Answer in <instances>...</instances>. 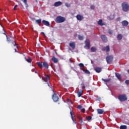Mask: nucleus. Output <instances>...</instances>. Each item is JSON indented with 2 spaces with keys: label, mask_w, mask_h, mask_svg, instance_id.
Returning a JSON list of instances; mask_svg holds the SVG:
<instances>
[{
  "label": "nucleus",
  "mask_w": 129,
  "mask_h": 129,
  "mask_svg": "<svg viewBox=\"0 0 129 129\" xmlns=\"http://www.w3.org/2000/svg\"><path fill=\"white\" fill-rule=\"evenodd\" d=\"M3 34H4V35H6L8 43H11V42H12V43L13 44V45H14V46H16V48H19V45L16 43V40H15L14 38L12 37H8V35H7L6 33H5V31L4 33H3Z\"/></svg>",
  "instance_id": "obj_1"
},
{
  "label": "nucleus",
  "mask_w": 129,
  "mask_h": 129,
  "mask_svg": "<svg viewBox=\"0 0 129 129\" xmlns=\"http://www.w3.org/2000/svg\"><path fill=\"white\" fill-rule=\"evenodd\" d=\"M36 64L38 65V67L40 68V69H42L43 67L45 68V69H49V64L46 61H44L43 62H36Z\"/></svg>",
  "instance_id": "obj_2"
},
{
  "label": "nucleus",
  "mask_w": 129,
  "mask_h": 129,
  "mask_svg": "<svg viewBox=\"0 0 129 129\" xmlns=\"http://www.w3.org/2000/svg\"><path fill=\"white\" fill-rule=\"evenodd\" d=\"M121 7H122L123 12H128L129 5H128V4H127V3L123 2L121 4Z\"/></svg>",
  "instance_id": "obj_3"
},
{
  "label": "nucleus",
  "mask_w": 129,
  "mask_h": 129,
  "mask_svg": "<svg viewBox=\"0 0 129 129\" xmlns=\"http://www.w3.org/2000/svg\"><path fill=\"white\" fill-rule=\"evenodd\" d=\"M66 21V19L64 17L61 16H57L55 19L56 23H64V21Z\"/></svg>",
  "instance_id": "obj_4"
},
{
  "label": "nucleus",
  "mask_w": 129,
  "mask_h": 129,
  "mask_svg": "<svg viewBox=\"0 0 129 129\" xmlns=\"http://www.w3.org/2000/svg\"><path fill=\"white\" fill-rule=\"evenodd\" d=\"M118 98L120 101L123 102L127 100V98L125 95H119Z\"/></svg>",
  "instance_id": "obj_5"
},
{
  "label": "nucleus",
  "mask_w": 129,
  "mask_h": 129,
  "mask_svg": "<svg viewBox=\"0 0 129 129\" xmlns=\"http://www.w3.org/2000/svg\"><path fill=\"white\" fill-rule=\"evenodd\" d=\"M106 60L107 64H110L113 60V56L111 55H108L106 57Z\"/></svg>",
  "instance_id": "obj_6"
},
{
  "label": "nucleus",
  "mask_w": 129,
  "mask_h": 129,
  "mask_svg": "<svg viewBox=\"0 0 129 129\" xmlns=\"http://www.w3.org/2000/svg\"><path fill=\"white\" fill-rule=\"evenodd\" d=\"M42 80H43L44 82H48L49 80H50V77L49 75L45 74L44 77H42Z\"/></svg>",
  "instance_id": "obj_7"
},
{
  "label": "nucleus",
  "mask_w": 129,
  "mask_h": 129,
  "mask_svg": "<svg viewBox=\"0 0 129 129\" xmlns=\"http://www.w3.org/2000/svg\"><path fill=\"white\" fill-rule=\"evenodd\" d=\"M52 99L54 102H57L59 100V97L57 96L56 93H54L52 95Z\"/></svg>",
  "instance_id": "obj_8"
},
{
  "label": "nucleus",
  "mask_w": 129,
  "mask_h": 129,
  "mask_svg": "<svg viewBox=\"0 0 129 129\" xmlns=\"http://www.w3.org/2000/svg\"><path fill=\"white\" fill-rule=\"evenodd\" d=\"M102 51H106V52L107 53H108V52H109V51H110V48H109V46L107 45L106 46L104 47L102 49Z\"/></svg>",
  "instance_id": "obj_9"
},
{
  "label": "nucleus",
  "mask_w": 129,
  "mask_h": 129,
  "mask_svg": "<svg viewBox=\"0 0 129 129\" xmlns=\"http://www.w3.org/2000/svg\"><path fill=\"white\" fill-rule=\"evenodd\" d=\"M70 114H71V117L74 123H76V119L74 118L73 117V110H71V111H70Z\"/></svg>",
  "instance_id": "obj_10"
},
{
  "label": "nucleus",
  "mask_w": 129,
  "mask_h": 129,
  "mask_svg": "<svg viewBox=\"0 0 129 129\" xmlns=\"http://www.w3.org/2000/svg\"><path fill=\"white\" fill-rule=\"evenodd\" d=\"M85 46L88 48V49H89L90 48V41L89 40L87 39L85 42Z\"/></svg>",
  "instance_id": "obj_11"
},
{
  "label": "nucleus",
  "mask_w": 129,
  "mask_h": 129,
  "mask_svg": "<svg viewBox=\"0 0 129 129\" xmlns=\"http://www.w3.org/2000/svg\"><path fill=\"white\" fill-rule=\"evenodd\" d=\"M76 18L78 21H82L83 19H84V17L83 16H82L81 15L78 14L76 16Z\"/></svg>",
  "instance_id": "obj_12"
},
{
  "label": "nucleus",
  "mask_w": 129,
  "mask_h": 129,
  "mask_svg": "<svg viewBox=\"0 0 129 129\" xmlns=\"http://www.w3.org/2000/svg\"><path fill=\"white\" fill-rule=\"evenodd\" d=\"M121 24L123 27H127V26L128 25V22H127L126 20H124L122 21Z\"/></svg>",
  "instance_id": "obj_13"
},
{
  "label": "nucleus",
  "mask_w": 129,
  "mask_h": 129,
  "mask_svg": "<svg viewBox=\"0 0 129 129\" xmlns=\"http://www.w3.org/2000/svg\"><path fill=\"white\" fill-rule=\"evenodd\" d=\"M42 23L43 25H44L45 26H46L47 27H49V26H50V23L47 21L43 20Z\"/></svg>",
  "instance_id": "obj_14"
},
{
  "label": "nucleus",
  "mask_w": 129,
  "mask_h": 129,
  "mask_svg": "<svg viewBox=\"0 0 129 129\" xmlns=\"http://www.w3.org/2000/svg\"><path fill=\"white\" fill-rule=\"evenodd\" d=\"M101 38L103 42H107V37L105 35H102Z\"/></svg>",
  "instance_id": "obj_15"
},
{
  "label": "nucleus",
  "mask_w": 129,
  "mask_h": 129,
  "mask_svg": "<svg viewBox=\"0 0 129 129\" xmlns=\"http://www.w3.org/2000/svg\"><path fill=\"white\" fill-rule=\"evenodd\" d=\"M62 5V2L60 1L56 2L54 3V7H59Z\"/></svg>",
  "instance_id": "obj_16"
},
{
  "label": "nucleus",
  "mask_w": 129,
  "mask_h": 129,
  "mask_svg": "<svg viewBox=\"0 0 129 129\" xmlns=\"http://www.w3.org/2000/svg\"><path fill=\"white\" fill-rule=\"evenodd\" d=\"M69 46H71V47L74 49H75V42H71L69 44Z\"/></svg>",
  "instance_id": "obj_17"
},
{
  "label": "nucleus",
  "mask_w": 129,
  "mask_h": 129,
  "mask_svg": "<svg viewBox=\"0 0 129 129\" xmlns=\"http://www.w3.org/2000/svg\"><path fill=\"white\" fill-rule=\"evenodd\" d=\"M115 76L116 77H117V79H118V80H119V81H121V77L120 76V75L117 73H115Z\"/></svg>",
  "instance_id": "obj_18"
},
{
  "label": "nucleus",
  "mask_w": 129,
  "mask_h": 129,
  "mask_svg": "<svg viewBox=\"0 0 129 129\" xmlns=\"http://www.w3.org/2000/svg\"><path fill=\"white\" fill-rule=\"evenodd\" d=\"M97 111L98 114H102V113L104 112V110H103L102 109H97Z\"/></svg>",
  "instance_id": "obj_19"
},
{
  "label": "nucleus",
  "mask_w": 129,
  "mask_h": 129,
  "mask_svg": "<svg viewBox=\"0 0 129 129\" xmlns=\"http://www.w3.org/2000/svg\"><path fill=\"white\" fill-rule=\"evenodd\" d=\"M102 69L100 67H96L95 68V71L97 72V73H100V72L101 71Z\"/></svg>",
  "instance_id": "obj_20"
},
{
  "label": "nucleus",
  "mask_w": 129,
  "mask_h": 129,
  "mask_svg": "<svg viewBox=\"0 0 129 129\" xmlns=\"http://www.w3.org/2000/svg\"><path fill=\"white\" fill-rule=\"evenodd\" d=\"M78 97H81V95L83 94V90H81L77 92Z\"/></svg>",
  "instance_id": "obj_21"
},
{
  "label": "nucleus",
  "mask_w": 129,
  "mask_h": 129,
  "mask_svg": "<svg viewBox=\"0 0 129 129\" xmlns=\"http://www.w3.org/2000/svg\"><path fill=\"white\" fill-rule=\"evenodd\" d=\"M51 60L54 63H58V58H55V56H53Z\"/></svg>",
  "instance_id": "obj_22"
},
{
  "label": "nucleus",
  "mask_w": 129,
  "mask_h": 129,
  "mask_svg": "<svg viewBox=\"0 0 129 129\" xmlns=\"http://www.w3.org/2000/svg\"><path fill=\"white\" fill-rule=\"evenodd\" d=\"M118 41H120L122 39V35L121 34H118L117 36Z\"/></svg>",
  "instance_id": "obj_23"
},
{
  "label": "nucleus",
  "mask_w": 129,
  "mask_h": 129,
  "mask_svg": "<svg viewBox=\"0 0 129 129\" xmlns=\"http://www.w3.org/2000/svg\"><path fill=\"white\" fill-rule=\"evenodd\" d=\"M98 24L99 26H104V23H102V20L100 19L98 21Z\"/></svg>",
  "instance_id": "obj_24"
},
{
  "label": "nucleus",
  "mask_w": 129,
  "mask_h": 129,
  "mask_svg": "<svg viewBox=\"0 0 129 129\" xmlns=\"http://www.w3.org/2000/svg\"><path fill=\"white\" fill-rule=\"evenodd\" d=\"M96 51V48L95 47L93 46L91 48V52L92 53L93 52H95Z\"/></svg>",
  "instance_id": "obj_25"
},
{
  "label": "nucleus",
  "mask_w": 129,
  "mask_h": 129,
  "mask_svg": "<svg viewBox=\"0 0 129 129\" xmlns=\"http://www.w3.org/2000/svg\"><path fill=\"white\" fill-rule=\"evenodd\" d=\"M25 60L28 62V63H31L32 62V58L31 57H28V58H25Z\"/></svg>",
  "instance_id": "obj_26"
},
{
  "label": "nucleus",
  "mask_w": 129,
  "mask_h": 129,
  "mask_svg": "<svg viewBox=\"0 0 129 129\" xmlns=\"http://www.w3.org/2000/svg\"><path fill=\"white\" fill-rule=\"evenodd\" d=\"M41 22H42V20L41 19L36 20L35 21V23L37 24V25H39V24H41Z\"/></svg>",
  "instance_id": "obj_27"
},
{
  "label": "nucleus",
  "mask_w": 129,
  "mask_h": 129,
  "mask_svg": "<svg viewBox=\"0 0 129 129\" xmlns=\"http://www.w3.org/2000/svg\"><path fill=\"white\" fill-rule=\"evenodd\" d=\"M127 127L125 125H122L120 126V129H126Z\"/></svg>",
  "instance_id": "obj_28"
},
{
  "label": "nucleus",
  "mask_w": 129,
  "mask_h": 129,
  "mask_svg": "<svg viewBox=\"0 0 129 129\" xmlns=\"http://www.w3.org/2000/svg\"><path fill=\"white\" fill-rule=\"evenodd\" d=\"M79 40H82L84 39V37L83 36L78 35Z\"/></svg>",
  "instance_id": "obj_29"
},
{
  "label": "nucleus",
  "mask_w": 129,
  "mask_h": 129,
  "mask_svg": "<svg viewBox=\"0 0 129 129\" xmlns=\"http://www.w3.org/2000/svg\"><path fill=\"white\" fill-rule=\"evenodd\" d=\"M23 3L25 4V5H26V8H28V7H29V6H28V3H27V0H22Z\"/></svg>",
  "instance_id": "obj_30"
},
{
  "label": "nucleus",
  "mask_w": 129,
  "mask_h": 129,
  "mask_svg": "<svg viewBox=\"0 0 129 129\" xmlns=\"http://www.w3.org/2000/svg\"><path fill=\"white\" fill-rule=\"evenodd\" d=\"M86 118L87 120L89 121V120H91V119L92 118V117H91V116H87Z\"/></svg>",
  "instance_id": "obj_31"
},
{
  "label": "nucleus",
  "mask_w": 129,
  "mask_h": 129,
  "mask_svg": "<svg viewBox=\"0 0 129 129\" xmlns=\"http://www.w3.org/2000/svg\"><path fill=\"white\" fill-rule=\"evenodd\" d=\"M84 72L85 74H90V72L88 70H86Z\"/></svg>",
  "instance_id": "obj_32"
},
{
  "label": "nucleus",
  "mask_w": 129,
  "mask_h": 129,
  "mask_svg": "<svg viewBox=\"0 0 129 129\" xmlns=\"http://www.w3.org/2000/svg\"><path fill=\"white\" fill-rule=\"evenodd\" d=\"M79 66L81 67V68H83L84 67V64L82 63L79 64Z\"/></svg>",
  "instance_id": "obj_33"
},
{
  "label": "nucleus",
  "mask_w": 129,
  "mask_h": 129,
  "mask_svg": "<svg viewBox=\"0 0 129 129\" xmlns=\"http://www.w3.org/2000/svg\"><path fill=\"white\" fill-rule=\"evenodd\" d=\"M108 34H109L110 35H111L112 34V33H113V31H112V30L109 29L108 31Z\"/></svg>",
  "instance_id": "obj_34"
},
{
  "label": "nucleus",
  "mask_w": 129,
  "mask_h": 129,
  "mask_svg": "<svg viewBox=\"0 0 129 129\" xmlns=\"http://www.w3.org/2000/svg\"><path fill=\"white\" fill-rule=\"evenodd\" d=\"M102 80L104 81V82H108L109 81V80L108 79H102Z\"/></svg>",
  "instance_id": "obj_35"
},
{
  "label": "nucleus",
  "mask_w": 129,
  "mask_h": 129,
  "mask_svg": "<svg viewBox=\"0 0 129 129\" xmlns=\"http://www.w3.org/2000/svg\"><path fill=\"white\" fill-rule=\"evenodd\" d=\"M77 108H78L79 109H81V108H82V106H81V105H79L77 106Z\"/></svg>",
  "instance_id": "obj_36"
},
{
  "label": "nucleus",
  "mask_w": 129,
  "mask_h": 129,
  "mask_svg": "<svg viewBox=\"0 0 129 129\" xmlns=\"http://www.w3.org/2000/svg\"><path fill=\"white\" fill-rule=\"evenodd\" d=\"M125 83H126V84H127V85H129V80H126L125 81Z\"/></svg>",
  "instance_id": "obj_37"
},
{
  "label": "nucleus",
  "mask_w": 129,
  "mask_h": 129,
  "mask_svg": "<svg viewBox=\"0 0 129 129\" xmlns=\"http://www.w3.org/2000/svg\"><path fill=\"white\" fill-rule=\"evenodd\" d=\"M81 85L82 86V89H84V88H85V86L84 84H81Z\"/></svg>",
  "instance_id": "obj_38"
},
{
  "label": "nucleus",
  "mask_w": 129,
  "mask_h": 129,
  "mask_svg": "<svg viewBox=\"0 0 129 129\" xmlns=\"http://www.w3.org/2000/svg\"><path fill=\"white\" fill-rule=\"evenodd\" d=\"M17 8H18V5H15L14 8V11H16L17 10Z\"/></svg>",
  "instance_id": "obj_39"
},
{
  "label": "nucleus",
  "mask_w": 129,
  "mask_h": 129,
  "mask_svg": "<svg viewBox=\"0 0 129 129\" xmlns=\"http://www.w3.org/2000/svg\"><path fill=\"white\" fill-rule=\"evenodd\" d=\"M47 82V84L48 85V86L49 87H51V86H50V82L48 81V82Z\"/></svg>",
  "instance_id": "obj_40"
},
{
  "label": "nucleus",
  "mask_w": 129,
  "mask_h": 129,
  "mask_svg": "<svg viewBox=\"0 0 129 129\" xmlns=\"http://www.w3.org/2000/svg\"><path fill=\"white\" fill-rule=\"evenodd\" d=\"M91 10H94V6L92 5L90 7Z\"/></svg>",
  "instance_id": "obj_41"
},
{
  "label": "nucleus",
  "mask_w": 129,
  "mask_h": 129,
  "mask_svg": "<svg viewBox=\"0 0 129 129\" xmlns=\"http://www.w3.org/2000/svg\"><path fill=\"white\" fill-rule=\"evenodd\" d=\"M81 111H82V112H85V109L84 108H83L81 110Z\"/></svg>",
  "instance_id": "obj_42"
},
{
  "label": "nucleus",
  "mask_w": 129,
  "mask_h": 129,
  "mask_svg": "<svg viewBox=\"0 0 129 129\" xmlns=\"http://www.w3.org/2000/svg\"><path fill=\"white\" fill-rule=\"evenodd\" d=\"M78 118L79 119V120H80L82 119V117H81L80 116H78Z\"/></svg>",
  "instance_id": "obj_43"
},
{
  "label": "nucleus",
  "mask_w": 129,
  "mask_h": 129,
  "mask_svg": "<svg viewBox=\"0 0 129 129\" xmlns=\"http://www.w3.org/2000/svg\"><path fill=\"white\" fill-rule=\"evenodd\" d=\"M66 7H67L68 8H69V7H70V6L69 5V4H68V3H66Z\"/></svg>",
  "instance_id": "obj_44"
},
{
  "label": "nucleus",
  "mask_w": 129,
  "mask_h": 129,
  "mask_svg": "<svg viewBox=\"0 0 129 129\" xmlns=\"http://www.w3.org/2000/svg\"><path fill=\"white\" fill-rule=\"evenodd\" d=\"M81 70H82V71H83V72H85L86 70H85L84 68H82Z\"/></svg>",
  "instance_id": "obj_45"
},
{
  "label": "nucleus",
  "mask_w": 129,
  "mask_h": 129,
  "mask_svg": "<svg viewBox=\"0 0 129 129\" xmlns=\"http://www.w3.org/2000/svg\"><path fill=\"white\" fill-rule=\"evenodd\" d=\"M111 16H110L109 17V19L110 20H113V18H111Z\"/></svg>",
  "instance_id": "obj_46"
},
{
  "label": "nucleus",
  "mask_w": 129,
  "mask_h": 129,
  "mask_svg": "<svg viewBox=\"0 0 129 129\" xmlns=\"http://www.w3.org/2000/svg\"><path fill=\"white\" fill-rule=\"evenodd\" d=\"M41 34H42V35H43L44 37H46V35H45V33L41 32Z\"/></svg>",
  "instance_id": "obj_47"
},
{
  "label": "nucleus",
  "mask_w": 129,
  "mask_h": 129,
  "mask_svg": "<svg viewBox=\"0 0 129 129\" xmlns=\"http://www.w3.org/2000/svg\"><path fill=\"white\" fill-rule=\"evenodd\" d=\"M70 63H73V60H72L71 59H70Z\"/></svg>",
  "instance_id": "obj_48"
},
{
  "label": "nucleus",
  "mask_w": 129,
  "mask_h": 129,
  "mask_svg": "<svg viewBox=\"0 0 129 129\" xmlns=\"http://www.w3.org/2000/svg\"><path fill=\"white\" fill-rule=\"evenodd\" d=\"M35 73H36L37 74H38L39 77H40V75L39 74V73H38V72H35Z\"/></svg>",
  "instance_id": "obj_49"
},
{
  "label": "nucleus",
  "mask_w": 129,
  "mask_h": 129,
  "mask_svg": "<svg viewBox=\"0 0 129 129\" xmlns=\"http://www.w3.org/2000/svg\"><path fill=\"white\" fill-rule=\"evenodd\" d=\"M81 121V123H82V122H83V120L82 119H81V120H80Z\"/></svg>",
  "instance_id": "obj_50"
},
{
  "label": "nucleus",
  "mask_w": 129,
  "mask_h": 129,
  "mask_svg": "<svg viewBox=\"0 0 129 129\" xmlns=\"http://www.w3.org/2000/svg\"><path fill=\"white\" fill-rule=\"evenodd\" d=\"M68 102H71V103H72V102L71 101V100H70V99L68 100Z\"/></svg>",
  "instance_id": "obj_51"
},
{
  "label": "nucleus",
  "mask_w": 129,
  "mask_h": 129,
  "mask_svg": "<svg viewBox=\"0 0 129 129\" xmlns=\"http://www.w3.org/2000/svg\"><path fill=\"white\" fill-rule=\"evenodd\" d=\"M120 20V18H119V17L117 19V21H119Z\"/></svg>",
  "instance_id": "obj_52"
},
{
  "label": "nucleus",
  "mask_w": 129,
  "mask_h": 129,
  "mask_svg": "<svg viewBox=\"0 0 129 129\" xmlns=\"http://www.w3.org/2000/svg\"><path fill=\"white\" fill-rule=\"evenodd\" d=\"M36 3H38V0H35Z\"/></svg>",
  "instance_id": "obj_53"
},
{
  "label": "nucleus",
  "mask_w": 129,
  "mask_h": 129,
  "mask_svg": "<svg viewBox=\"0 0 129 129\" xmlns=\"http://www.w3.org/2000/svg\"><path fill=\"white\" fill-rule=\"evenodd\" d=\"M15 52H17V49H15Z\"/></svg>",
  "instance_id": "obj_54"
},
{
  "label": "nucleus",
  "mask_w": 129,
  "mask_h": 129,
  "mask_svg": "<svg viewBox=\"0 0 129 129\" xmlns=\"http://www.w3.org/2000/svg\"><path fill=\"white\" fill-rule=\"evenodd\" d=\"M3 31H4V29H3Z\"/></svg>",
  "instance_id": "obj_55"
},
{
  "label": "nucleus",
  "mask_w": 129,
  "mask_h": 129,
  "mask_svg": "<svg viewBox=\"0 0 129 129\" xmlns=\"http://www.w3.org/2000/svg\"><path fill=\"white\" fill-rule=\"evenodd\" d=\"M128 125H129V123H128Z\"/></svg>",
  "instance_id": "obj_56"
}]
</instances>
